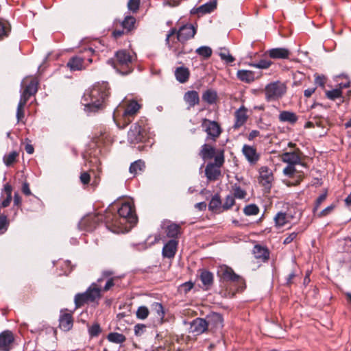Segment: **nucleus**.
Listing matches in <instances>:
<instances>
[{"instance_id": "30", "label": "nucleus", "mask_w": 351, "mask_h": 351, "mask_svg": "<svg viewBox=\"0 0 351 351\" xmlns=\"http://www.w3.org/2000/svg\"><path fill=\"white\" fill-rule=\"evenodd\" d=\"M145 168V162L142 160H138L131 163L129 171L130 173L135 176L143 172Z\"/></svg>"}, {"instance_id": "36", "label": "nucleus", "mask_w": 351, "mask_h": 351, "mask_svg": "<svg viewBox=\"0 0 351 351\" xmlns=\"http://www.w3.org/2000/svg\"><path fill=\"white\" fill-rule=\"evenodd\" d=\"M200 279L204 286L209 287L213 284V275L211 272L204 270L200 274Z\"/></svg>"}, {"instance_id": "16", "label": "nucleus", "mask_w": 351, "mask_h": 351, "mask_svg": "<svg viewBox=\"0 0 351 351\" xmlns=\"http://www.w3.org/2000/svg\"><path fill=\"white\" fill-rule=\"evenodd\" d=\"M66 65L72 71L83 70L87 66L84 62V58L78 56L71 58Z\"/></svg>"}, {"instance_id": "54", "label": "nucleus", "mask_w": 351, "mask_h": 351, "mask_svg": "<svg viewBox=\"0 0 351 351\" xmlns=\"http://www.w3.org/2000/svg\"><path fill=\"white\" fill-rule=\"evenodd\" d=\"M139 5L140 0H130L128 3V8L133 12H136L139 8Z\"/></svg>"}, {"instance_id": "48", "label": "nucleus", "mask_w": 351, "mask_h": 351, "mask_svg": "<svg viewBox=\"0 0 351 351\" xmlns=\"http://www.w3.org/2000/svg\"><path fill=\"white\" fill-rule=\"evenodd\" d=\"M101 328L98 324H94L88 328V333L90 337H97L101 332Z\"/></svg>"}, {"instance_id": "27", "label": "nucleus", "mask_w": 351, "mask_h": 351, "mask_svg": "<svg viewBox=\"0 0 351 351\" xmlns=\"http://www.w3.org/2000/svg\"><path fill=\"white\" fill-rule=\"evenodd\" d=\"M237 76L241 81L246 83L252 82L256 77L254 72L248 70H239Z\"/></svg>"}, {"instance_id": "64", "label": "nucleus", "mask_w": 351, "mask_h": 351, "mask_svg": "<svg viewBox=\"0 0 351 351\" xmlns=\"http://www.w3.org/2000/svg\"><path fill=\"white\" fill-rule=\"evenodd\" d=\"M11 200H12V195H6V197L0 204V207H2V208L8 207L10 205Z\"/></svg>"}, {"instance_id": "26", "label": "nucleus", "mask_w": 351, "mask_h": 351, "mask_svg": "<svg viewBox=\"0 0 351 351\" xmlns=\"http://www.w3.org/2000/svg\"><path fill=\"white\" fill-rule=\"evenodd\" d=\"M282 160L288 165H295L300 164V157L295 152H285L282 155Z\"/></svg>"}, {"instance_id": "1", "label": "nucleus", "mask_w": 351, "mask_h": 351, "mask_svg": "<svg viewBox=\"0 0 351 351\" xmlns=\"http://www.w3.org/2000/svg\"><path fill=\"white\" fill-rule=\"evenodd\" d=\"M112 208H108L104 217L106 226L114 233H125L136 223L137 217L134 213V206L131 202H125L118 208V213H114Z\"/></svg>"}, {"instance_id": "46", "label": "nucleus", "mask_w": 351, "mask_h": 351, "mask_svg": "<svg viewBox=\"0 0 351 351\" xmlns=\"http://www.w3.org/2000/svg\"><path fill=\"white\" fill-rule=\"evenodd\" d=\"M271 61L267 60H261L256 63L252 64L251 66L257 69H265L269 68L271 66Z\"/></svg>"}, {"instance_id": "22", "label": "nucleus", "mask_w": 351, "mask_h": 351, "mask_svg": "<svg viewBox=\"0 0 351 351\" xmlns=\"http://www.w3.org/2000/svg\"><path fill=\"white\" fill-rule=\"evenodd\" d=\"M59 326L64 331H68L73 327L72 316L69 313H64L59 318Z\"/></svg>"}, {"instance_id": "63", "label": "nucleus", "mask_w": 351, "mask_h": 351, "mask_svg": "<svg viewBox=\"0 0 351 351\" xmlns=\"http://www.w3.org/2000/svg\"><path fill=\"white\" fill-rule=\"evenodd\" d=\"M224 162V158H223V156L221 154V155H218V156H216L215 157V165L216 167H220L223 163Z\"/></svg>"}, {"instance_id": "11", "label": "nucleus", "mask_w": 351, "mask_h": 351, "mask_svg": "<svg viewBox=\"0 0 351 351\" xmlns=\"http://www.w3.org/2000/svg\"><path fill=\"white\" fill-rule=\"evenodd\" d=\"M100 219H101L95 215L86 216L80 221L78 223L79 229L86 231H92L95 228Z\"/></svg>"}, {"instance_id": "15", "label": "nucleus", "mask_w": 351, "mask_h": 351, "mask_svg": "<svg viewBox=\"0 0 351 351\" xmlns=\"http://www.w3.org/2000/svg\"><path fill=\"white\" fill-rule=\"evenodd\" d=\"M218 273L224 280L237 282L240 279V276L236 274L231 267L226 265L220 267Z\"/></svg>"}, {"instance_id": "34", "label": "nucleus", "mask_w": 351, "mask_h": 351, "mask_svg": "<svg viewBox=\"0 0 351 351\" xmlns=\"http://www.w3.org/2000/svg\"><path fill=\"white\" fill-rule=\"evenodd\" d=\"M274 221L276 227L280 228L284 226L289 222L287 213L284 212H278L274 217Z\"/></svg>"}, {"instance_id": "49", "label": "nucleus", "mask_w": 351, "mask_h": 351, "mask_svg": "<svg viewBox=\"0 0 351 351\" xmlns=\"http://www.w3.org/2000/svg\"><path fill=\"white\" fill-rule=\"evenodd\" d=\"M9 223L5 215H0V233H4L8 227Z\"/></svg>"}, {"instance_id": "7", "label": "nucleus", "mask_w": 351, "mask_h": 351, "mask_svg": "<svg viewBox=\"0 0 351 351\" xmlns=\"http://www.w3.org/2000/svg\"><path fill=\"white\" fill-rule=\"evenodd\" d=\"M202 126L207 134V138H210L213 140H215L221 132L219 125L215 121L203 119Z\"/></svg>"}, {"instance_id": "2", "label": "nucleus", "mask_w": 351, "mask_h": 351, "mask_svg": "<svg viewBox=\"0 0 351 351\" xmlns=\"http://www.w3.org/2000/svg\"><path fill=\"white\" fill-rule=\"evenodd\" d=\"M110 95L108 82L97 83L84 93L81 103L88 114L95 113L104 108L106 99Z\"/></svg>"}, {"instance_id": "19", "label": "nucleus", "mask_w": 351, "mask_h": 351, "mask_svg": "<svg viewBox=\"0 0 351 351\" xmlns=\"http://www.w3.org/2000/svg\"><path fill=\"white\" fill-rule=\"evenodd\" d=\"M215 8H216V3L210 1V2L206 3L203 5H202L197 8H193L191 10V14H197L202 15V14H205L211 12Z\"/></svg>"}, {"instance_id": "41", "label": "nucleus", "mask_w": 351, "mask_h": 351, "mask_svg": "<svg viewBox=\"0 0 351 351\" xmlns=\"http://www.w3.org/2000/svg\"><path fill=\"white\" fill-rule=\"evenodd\" d=\"M135 22L136 19L134 17L127 16L122 22V26L128 31H130L134 27Z\"/></svg>"}, {"instance_id": "25", "label": "nucleus", "mask_w": 351, "mask_h": 351, "mask_svg": "<svg viewBox=\"0 0 351 351\" xmlns=\"http://www.w3.org/2000/svg\"><path fill=\"white\" fill-rule=\"evenodd\" d=\"M206 320L208 322V326L209 325L215 328H221L223 326V318L219 313H213L207 315Z\"/></svg>"}, {"instance_id": "29", "label": "nucleus", "mask_w": 351, "mask_h": 351, "mask_svg": "<svg viewBox=\"0 0 351 351\" xmlns=\"http://www.w3.org/2000/svg\"><path fill=\"white\" fill-rule=\"evenodd\" d=\"M215 154V149L212 146L204 144L202 146L201 151L199 152L200 156L203 158V160L211 159L214 157Z\"/></svg>"}, {"instance_id": "45", "label": "nucleus", "mask_w": 351, "mask_h": 351, "mask_svg": "<svg viewBox=\"0 0 351 351\" xmlns=\"http://www.w3.org/2000/svg\"><path fill=\"white\" fill-rule=\"evenodd\" d=\"M10 32V25L6 22L0 19V38L6 37Z\"/></svg>"}, {"instance_id": "10", "label": "nucleus", "mask_w": 351, "mask_h": 351, "mask_svg": "<svg viewBox=\"0 0 351 351\" xmlns=\"http://www.w3.org/2000/svg\"><path fill=\"white\" fill-rule=\"evenodd\" d=\"M14 341L13 333L8 330L0 333V351H10Z\"/></svg>"}, {"instance_id": "47", "label": "nucleus", "mask_w": 351, "mask_h": 351, "mask_svg": "<svg viewBox=\"0 0 351 351\" xmlns=\"http://www.w3.org/2000/svg\"><path fill=\"white\" fill-rule=\"evenodd\" d=\"M149 310L146 306H140L136 311V317L138 319H144L147 317Z\"/></svg>"}, {"instance_id": "28", "label": "nucleus", "mask_w": 351, "mask_h": 351, "mask_svg": "<svg viewBox=\"0 0 351 351\" xmlns=\"http://www.w3.org/2000/svg\"><path fill=\"white\" fill-rule=\"evenodd\" d=\"M202 99L209 105L215 104L217 99V93L213 89H207L202 93Z\"/></svg>"}, {"instance_id": "62", "label": "nucleus", "mask_w": 351, "mask_h": 351, "mask_svg": "<svg viewBox=\"0 0 351 351\" xmlns=\"http://www.w3.org/2000/svg\"><path fill=\"white\" fill-rule=\"evenodd\" d=\"M315 82L317 85L324 87L326 82V78L324 75H317L315 77Z\"/></svg>"}, {"instance_id": "42", "label": "nucleus", "mask_w": 351, "mask_h": 351, "mask_svg": "<svg viewBox=\"0 0 351 351\" xmlns=\"http://www.w3.org/2000/svg\"><path fill=\"white\" fill-rule=\"evenodd\" d=\"M38 82L36 80H32L30 83L25 88L23 91L31 95L32 96L35 95L38 90Z\"/></svg>"}, {"instance_id": "37", "label": "nucleus", "mask_w": 351, "mask_h": 351, "mask_svg": "<svg viewBox=\"0 0 351 351\" xmlns=\"http://www.w3.org/2000/svg\"><path fill=\"white\" fill-rule=\"evenodd\" d=\"M107 339L110 342L115 343H122L126 340L125 337L123 334L118 332L109 333Z\"/></svg>"}, {"instance_id": "50", "label": "nucleus", "mask_w": 351, "mask_h": 351, "mask_svg": "<svg viewBox=\"0 0 351 351\" xmlns=\"http://www.w3.org/2000/svg\"><path fill=\"white\" fill-rule=\"evenodd\" d=\"M221 59L226 63H232L234 61V58L229 53L228 51H221L219 53Z\"/></svg>"}, {"instance_id": "53", "label": "nucleus", "mask_w": 351, "mask_h": 351, "mask_svg": "<svg viewBox=\"0 0 351 351\" xmlns=\"http://www.w3.org/2000/svg\"><path fill=\"white\" fill-rule=\"evenodd\" d=\"M234 204V197L232 195H228L226 198L225 202L222 205L223 210L230 208Z\"/></svg>"}, {"instance_id": "3", "label": "nucleus", "mask_w": 351, "mask_h": 351, "mask_svg": "<svg viewBox=\"0 0 351 351\" xmlns=\"http://www.w3.org/2000/svg\"><path fill=\"white\" fill-rule=\"evenodd\" d=\"M197 29L192 24H186L181 26L178 30L176 28H171L168 32L165 42L168 45L169 49L172 50L174 54L177 57L181 56L182 54H186L192 51V49L186 50L184 46L182 48L174 46L173 43H170V38L174 34H177V39L179 43L184 45L188 40L191 39L194 37L196 34Z\"/></svg>"}, {"instance_id": "60", "label": "nucleus", "mask_w": 351, "mask_h": 351, "mask_svg": "<svg viewBox=\"0 0 351 351\" xmlns=\"http://www.w3.org/2000/svg\"><path fill=\"white\" fill-rule=\"evenodd\" d=\"M31 96V95H29L25 91H23L21 94V97L19 104H22V105L25 106L26 105L27 101L29 100Z\"/></svg>"}, {"instance_id": "43", "label": "nucleus", "mask_w": 351, "mask_h": 351, "mask_svg": "<svg viewBox=\"0 0 351 351\" xmlns=\"http://www.w3.org/2000/svg\"><path fill=\"white\" fill-rule=\"evenodd\" d=\"M244 213L247 216L257 215L259 212V208L256 204H250L246 206L243 209Z\"/></svg>"}, {"instance_id": "33", "label": "nucleus", "mask_w": 351, "mask_h": 351, "mask_svg": "<svg viewBox=\"0 0 351 351\" xmlns=\"http://www.w3.org/2000/svg\"><path fill=\"white\" fill-rule=\"evenodd\" d=\"M180 227L179 225L176 223H171L167 226L166 228V234L167 237L171 238V239H176L178 235L180 234Z\"/></svg>"}, {"instance_id": "12", "label": "nucleus", "mask_w": 351, "mask_h": 351, "mask_svg": "<svg viewBox=\"0 0 351 351\" xmlns=\"http://www.w3.org/2000/svg\"><path fill=\"white\" fill-rule=\"evenodd\" d=\"M144 130L138 123H134L128 132V141L136 143L144 141Z\"/></svg>"}, {"instance_id": "57", "label": "nucleus", "mask_w": 351, "mask_h": 351, "mask_svg": "<svg viewBox=\"0 0 351 351\" xmlns=\"http://www.w3.org/2000/svg\"><path fill=\"white\" fill-rule=\"evenodd\" d=\"M24 107L22 104H18L16 114L17 122H19L24 117Z\"/></svg>"}, {"instance_id": "44", "label": "nucleus", "mask_w": 351, "mask_h": 351, "mask_svg": "<svg viewBox=\"0 0 351 351\" xmlns=\"http://www.w3.org/2000/svg\"><path fill=\"white\" fill-rule=\"evenodd\" d=\"M327 98L330 100H335L337 98H340L342 96V91L340 89L335 88L331 90H328L326 93Z\"/></svg>"}, {"instance_id": "21", "label": "nucleus", "mask_w": 351, "mask_h": 351, "mask_svg": "<svg viewBox=\"0 0 351 351\" xmlns=\"http://www.w3.org/2000/svg\"><path fill=\"white\" fill-rule=\"evenodd\" d=\"M205 174L208 180H215L220 175L219 168L216 167L214 163H208L206 167Z\"/></svg>"}, {"instance_id": "39", "label": "nucleus", "mask_w": 351, "mask_h": 351, "mask_svg": "<svg viewBox=\"0 0 351 351\" xmlns=\"http://www.w3.org/2000/svg\"><path fill=\"white\" fill-rule=\"evenodd\" d=\"M195 52L204 58L207 59L212 55V49L208 46H202L197 48Z\"/></svg>"}, {"instance_id": "35", "label": "nucleus", "mask_w": 351, "mask_h": 351, "mask_svg": "<svg viewBox=\"0 0 351 351\" xmlns=\"http://www.w3.org/2000/svg\"><path fill=\"white\" fill-rule=\"evenodd\" d=\"M221 207V201L219 195L216 194L211 198L209 204L208 209L213 212H217V210Z\"/></svg>"}, {"instance_id": "18", "label": "nucleus", "mask_w": 351, "mask_h": 351, "mask_svg": "<svg viewBox=\"0 0 351 351\" xmlns=\"http://www.w3.org/2000/svg\"><path fill=\"white\" fill-rule=\"evenodd\" d=\"M184 100L188 105V109L197 105L199 103V96L195 90H189L184 95Z\"/></svg>"}, {"instance_id": "14", "label": "nucleus", "mask_w": 351, "mask_h": 351, "mask_svg": "<svg viewBox=\"0 0 351 351\" xmlns=\"http://www.w3.org/2000/svg\"><path fill=\"white\" fill-rule=\"evenodd\" d=\"M140 108L141 106L137 103L136 101H130L122 114L124 121L126 123V124H128L131 121V120L129 119V117H132L136 114Z\"/></svg>"}, {"instance_id": "17", "label": "nucleus", "mask_w": 351, "mask_h": 351, "mask_svg": "<svg viewBox=\"0 0 351 351\" xmlns=\"http://www.w3.org/2000/svg\"><path fill=\"white\" fill-rule=\"evenodd\" d=\"M242 152L247 160L252 165L255 164L259 159V155L257 154L256 149L250 145H244Z\"/></svg>"}, {"instance_id": "56", "label": "nucleus", "mask_w": 351, "mask_h": 351, "mask_svg": "<svg viewBox=\"0 0 351 351\" xmlns=\"http://www.w3.org/2000/svg\"><path fill=\"white\" fill-rule=\"evenodd\" d=\"M246 193L240 186H235L234 189V196L237 198L243 199L245 197Z\"/></svg>"}, {"instance_id": "5", "label": "nucleus", "mask_w": 351, "mask_h": 351, "mask_svg": "<svg viewBox=\"0 0 351 351\" xmlns=\"http://www.w3.org/2000/svg\"><path fill=\"white\" fill-rule=\"evenodd\" d=\"M101 278H98L97 282H93L84 293H77L75 296V304L76 307H80L86 303L94 302L101 298Z\"/></svg>"}, {"instance_id": "8", "label": "nucleus", "mask_w": 351, "mask_h": 351, "mask_svg": "<svg viewBox=\"0 0 351 351\" xmlns=\"http://www.w3.org/2000/svg\"><path fill=\"white\" fill-rule=\"evenodd\" d=\"M259 183L265 187V189L269 190L271 187V183L274 180L272 172L267 167H262L259 171Z\"/></svg>"}, {"instance_id": "13", "label": "nucleus", "mask_w": 351, "mask_h": 351, "mask_svg": "<svg viewBox=\"0 0 351 351\" xmlns=\"http://www.w3.org/2000/svg\"><path fill=\"white\" fill-rule=\"evenodd\" d=\"M178 241L176 239H171L167 242L162 250V255L164 258H173L177 252Z\"/></svg>"}, {"instance_id": "52", "label": "nucleus", "mask_w": 351, "mask_h": 351, "mask_svg": "<svg viewBox=\"0 0 351 351\" xmlns=\"http://www.w3.org/2000/svg\"><path fill=\"white\" fill-rule=\"evenodd\" d=\"M326 193H322L317 198L314 208L313 209V212L314 214H315L316 211L317 210L318 208L322 204V203L326 200Z\"/></svg>"}, {"instance_id": "58", "label": "nucleus", "mask_w": 351, "mask_h": 351, "mask_svg": "<svg viewBox=\"0 0 351 351\" xmlns=\"http://www.w3.org/2000/svg\"><path fill=\"white\" fill-rule=\"evenodd\" d=\"M145 330V325L138 324L134 326V334L136 336H141Z\"/></svg>"}, {"instance_id": "51", "label": "nucleus", "mask_w": 351, "mask_h": 351, "mask_svg": "<svg viewBox=\"0 0 351 351\" xmlns=\"http://www.w3.org/2000/svg\"><path fill=\"white\" fill-rule=\"evenodd\" d=\"M335 207V206L334 204H331V205L327 206L326 208L323 209L321 212H319V213L317 214V217L321 218V217H324L328 215L329 214H330L332 212Z\"/></svg>"}, {"instance_id": "24", "label": "nucleus", "mask_w": 351, "mask_h": 351, "mask_svg": "<svg viewBox=\"0 0 351 351\" xmlns=\"http://www.w3.org/2000/svg\"><path fill=\"white\" fill-rule=\"evenodd\" d=\"M236 121L234 124V128H238L242 126L247 121V116L246 114V109L242 106L235 112Z\"/></svg>"}, {"instance_id": "31", "label": "nucleus", "mask_w": 351, "mask_h": 351, "mask_svg": "<svg viewBox=\"0 0 351 351\" xmlns=\"http://www.w3.org/2000/svg\"><path fill=\"white\" fill-rule=\"evenodd\" d=\"M279 120L281 122L294 123L298 121V117L292 112L282 111L279 114Z\"/></svg>"}, {"instance_id": "38", "label": "nucleus", "mask_w": 351, "mask_h": 351, "mask_svg": "<svg viewBox=\"0 0 351 351\" xmlns=\"http://www.w3.org/2000/svg\"><path fill=\"white\" fill-rule=\"evenodd\" d=\"M152 311L155 313L157 317L162 320L165 317V311L161 303L154 302L151 306Z\"/></svg>"}, {"instance_id": "23", "label": "nucleus", "mask_w": 351, "mask_h": 351, "mask_svg": "<svg viewBox=\"0 0 351 351\" xmlns=\"http://www.w3.org/2000/svg\"><path fill=\"white\" fill-rule=\"evenodd\" d=\"M190 72L188 68L184 66L178 67L175 71V77L177 81L184 84L186 82L189 78Z\"/></svg>"}, {"instance_id": "4", "label": "nucleus", "mask_w": 351, "mask_h": 351, "mask_svg": "<svg viewBox=\"0 0 351 351\" xmlns=\"http://www.w3.org/2000/svg\"><path fill=\"white\" fill-rule=\"evenodd\" d=\"M132 60L133 58L128 51L120 50L116 52L114 59L108 60L107 63L121 75H128L132 71Z\"/></svg>"}, {"instance_id": "6", "label": "nucleus", "mask_w": 351, "mask_h": 351, "mask_svg": "<svg viewBox=\"0 0 351 351\" xmlns=\"http://www.w3.org/2000/svg\"><path fill=\"white\" fill-rule=\"evenodd\" d=\"M265 99L268 101L277 100L286 93V86L279 82H274L265 87Z\"/></svg>"}, {"instance_id": "59", "label": "nucleus", "mask_w": 351, "mask_h": 351, "mask_svg": "<svg viewBox=\"0 0 351 351\" xmlns=\"http://www.w3.org/2000/svg\"><path fill=\"white\" fill-rule=\"evenodd\" d=\"M80 179L83 184H87L90 182V176L88 172H83L81 173Z\"/></svg>"}, {"instance_id": "61", "label": "nucleus", "mask_w": 351, "mask_h": 351, "mask_svg": "<svg viewBox=\"0 0 351 351\" xmlns=\"http://www.w3.org/2000/svg\"><path fill=\"white\" fill-rule=\"evenodd\" d=\"M297 235H298V232H293L290 233L285 239V240L283 241V243L285 245H287V244H289V243H291L297 237Z\"/></svg>"}, {"instance_id": "55", "label": "nucleus", "mask_w": 351, "mask_h": 351, "mask_svg": "<svg viewBox=\"0 0 351 351\" xmlns=\"http://www.w3.org/2000/svg\"><path fill=\"white\" fill-rule=\"evenodd\" d=\"M294 166L295 165H288V166L283 169V173L288 177H292L296 171Z\"/></svg>"}, {"instance_id": "32", "label": "nucleus", "mask_w": 351, "mask_h": 351, "mask_svg": "<svg viewBox=\"0 0 351 351\" xmlns=\"http://www.w3.org/2000/svg\"><path fill=\"white\" fill-rule=\"evenodd\" d=\"M253 252L256 258H261L263 260H267L269 258L268 250L259 245L254 246Z\"/></svg>"}, {"instance_id": "9", "label": "nucleus", "mask_w": 351, "mask_h": 351, "mask_svg": "<svg viewBox=\"0 0 351 351\" xmlns=\"http://www.w3.org/2000/svg\"><path fill=\"white\" fill-rule=\"evenodd\" d=\"M208 329V322L203 318H196L190 322L189 332L195 335L204 333Z\"/></svg>"}, {"instance_id": "20", "label": "nucleus", "mask_w": 351, "mask_h": 351, "mask_svg": "<svg viewBox=\"0 0 351 351\" xmlns=\"http://www.w3.org/2000/svg\"><path fill=\"white\" fill-rule=\"evenodd\" d=\"M269 56L273 59H287L290 52L286 48H273L267 51Z\"/></svg>"}, {"instance_id": "40", "label": "nucleus", "mask_w": 351, "mask_h": 351, "mask_svg": "<svg viewBox=\"0 0 351 351\" xmlns=\"http://www.w3.org/2000/svg\"><path fill=\"white\" fill-rule=\"evenodd\" d=\"M18 156L19 153L16 151H13L9 154L5 155L3 158L4 164L7 167L10 166L16 160Z\"/></svg>"}]
</instances>
